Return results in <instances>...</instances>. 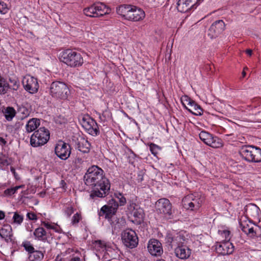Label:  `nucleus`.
<instances>
[{
    "mask_svg": "<svg viewBox=\"0 0 261 261\" xmlns=\"http://www.w3.org/2000/svg\"><path fill=\"white\" fill-rule=\"evenodd\" d=\"M85 184L93 188L90 196L92 199L105 197L109 193L110 182L103 176V170L97 166L89 168L84 176Z\"/></svg>",
    "mask_w": 261,
    "mask_h": 261,
    "instance_id": "f257e3e1",
    "label": "nucleus"
},
{
    "mask_svg": "<svg viewBox=\"0 0 261 261\" xmlns=\"http://www.w3.org/2000/svg\"><path fill=\"white\" fill-rule=\"evenodd\" d=\"M60 61L71 67L81 66L83 63V58L80 53L68 49L62 51L59 56Z\"/></svg>",
    "mask_w": 261,
    "mask_h": 261,
    "instance_id": "f03ea898",
    "label": "nucleus"
},
{
    "mask_svg": "<svg viewBox=\"0 0 261 261\" xmlns=\"http://www.w3.org/2000/svg\"><path fill=\"white\" fill-rule=\"evenodd\" d=\"M49 93L54 98L66 100L70 94L67 85L60 81L53 82L50 85Z\"/></svg>",
    "mask_w": 261,
    "mask_h": 261,
    "instance_id": "7ed1b4c3",
    "label": "nucleus"
},
{
    "mask_svg": "<svg viewBox=\"0 0 261 261\" xmlns=\"http://www.w3.org/2000/svg\"><path fill=\"white\" fill-rule=\"evenodd\" d=\"M239 154L247 162H261V149L259 147L253 145L243 146L239 150Z\"/></svg>",
    "mask_w": 261,
    "mask_h": 261,
    "instance_id": "20e7f679",
    "label": "nucleus"
},
{
    "mask_svg": "<svg viewBox=\"0 0 261 261\" xmlns=\"http://www.w3.org/2000/svg\"><path fill=\"white\" fill-rule=\"evenodd\" d=\"M204 200L203 196L195 193L185 196L182 200V205L187 211H197Z\"/></svg>",
    "mask_w": 261,
    "mask_h": 261,
    "instance_id": "39448f33",
    "label": "nucleus"
},
{
    "mask_svg": "<svg viewBox=\"0 0 261 261\" xmlns=\"http://www.w3.org/2000/svg\"><path fill=\"white\" fill-rule=\"evenodd\" d=\"M50 138V133L45 127H41L35 130L31 137V145L34 147L45 144Z\"/></svg>",
    "mask_w": 261,
    "mask_h": 261,
    "instance_id": "423d86ee",
    "label": "nucleus"
},
{
    "mask_svg": "<svg viewBox=\"0 0 261 261\" xmlns=\"http://www.w3.org/2000/svg\"><path fill=\"white\" fill-rule=\"evenodd\" d=\"M111 9L102 3L94 4L84 9V14L89 17H98L109 14Z\"/></svg>",
    "mask_w": 261,
    "mask_h": 261,
    "instance_id": "0eeeda50",
    "label": "nucleus"
},
{
    "mask_svg": "<svg viewBox=\"0 0 261 261\" xmlns=\"http://www.w3.org/2000/svg\"><path fill=\"white\" fill-rule=\"evenodd\" d=\"M122 240L127 247L134 248L138 244V238L136 232L130 229H127L123 231L121 235Z\"/></svg>",
    "mask_w": 261,
    "mask_h": 261,
    "instance_id": "6e6552de",
    "label": "nucleus"
},
{
    "mask_svg": "<svg viewBox=\"0 0 261 261\" xmlns=\"http://www.w3.org/2000/svg\"><path fill=\"white\" fill-rule=\"evenodd\" d=\"M80 122L88 133L92 136L97 135L99 132L97 124L89 116L85 115L82 116L80 118Z\"/></svg>",
    "mask_w": 261,
    "mask_h": 261,
    "instance_id": "1a4fd4ad",
    "label": "nucleus"
},
{
    "mask_svg": "<svg viewBox=\"0 0 261 261\" xmlns=\"http://www.w3.org/2000/svg\"><path fill=\"white\" fill-rule=\"evenodd\" d=\"M199 138L206 145L213 148H219L222 146V140L217 137H213L211 134L205 131L200 133Z\"/></svg>",
    "mask_w": 261,
    "mask_h": 261,
    "instance_id": "9d476101",
    "label": "nucleus"
},
{
    "mask_svg": "<svg viewBox=\"0 0 261 261\" xmlns=\"http://www.w3.org/2000/svg\"><path fill=\"white\" fill-rule=\"evenodd\" d=\"M24 89L31 94L36 93L39 88L37 79L30 75L25 76L22 81Z\"/></svg>",
    "mask_w": 261,
    "mask_h": 261,
    "instance_id": "9b49d317",
    "label": "nucleus"
},
{
    "mask_svg": "<svg viewBox=\"0 0 261 261\" xmlns=\"http://www.w3.org/2000/svg\"><path fill=\"white\" fill-rule=\"evenodd\" d=\"M55 153L61 159L66 160L71 153L70 146L63 141H59L56 146Z\"/></svg>",
    "mask_w": 261,
    "mask_h": 261,
    "instance_id": "f8f14e48",
    "label": "nucleus"
},
{
    "mask_svg": "<svg viewBox=\"0 0 261 261\" xmlns=\"http://www.w3.org/2000/svg\"><path fill=\"white\" fill-rule=\"evenodd\" d=\"M181 100L184 105L187 103L191 108L186 109L191 113L196 116H201L203 114V110L201 107L195 102V101L191 99L188 96H182Z\"/></svg>",
    "mask_w": 261,
    "mask_h": 261,
    "instance_id": "ddd939ff",
    "label": "nucleus"
},
{
    "mask_svg": "<svg viewBox=\"0 0 261 261\" xmlns=\"http://www.w3.org/2000/svg\"><path fill=\"white\" fill-rule=\"evenodd\" d=\"M225 26V23L222 20L215 21L208 30V36L211 39L217 38L224 30Z\"/></svg>",
    "mask_w": 261,
    "mask_h": 261,
    "instance_id": "4468645a",
    "label": "nucleus"
},
{
    "mask_svg": "<svg viewBox=\"0 0 261 261\" xmlns=\"http://www.w3.org/2000/svg\"><path fill=\"white\" fill-rule=\"evenodd\" d=\"M200 0H179L177 3V9L179 12L185 13L191 9H195Z\"/></svg>",
    "mask_w": 261,
    "mask_h": 261,
    "instance_id": "2eb2a0df",
    "label": "nucleus"
},
{
    "mask_svg": "<svg viewBox=\"0 0 261 261\" xmlns=\"http://www.w3.org/2000/svg\"><path fill=\"white\" fill-rule=\"evenodd\" d=\"M147 248L148 252L152 256H160L163 252L162 244L156 239L149 241Z\"/></svg>",
    "mask_w": 261,
    "mask_h": 261,
    "instance_id": "dca6fc26",
    "label": "nucleus"
},
{
    "mask_svg": "<svg viewBox=\"0 0 261 261\" xmlns=\"http://www.w3.org/2000/svg\"><path fill=\"white\" fill-rule=\"evenodd\" d=\"M165 239L166 243L171 247L180 246L184 244L185 240L184 236L180 233L174 236L169 234Z\"/></svg>",
    "mask_w": 261,
    "mask_h": 261,
    "instance_id": "f3484780",
    "label": "nucleus"
},
{
    "mask_svg": "<svg viewBox=\"0 0 261 261\" xmlns=\"http://www.w3.org/2000/svg\"><path fill=\"white\" fill-rule=\"evenodd\" d=\"M216 251L223 255H228L233 252L234 246L229 241H224L217 246Z\"/></svg>",
    "mask_w": 261,
    "mask_h": 261,
    "instance_id": "a211bd4d",
    "label": "nucleus"
},
{
    "mask_svg": "<svg viewBox=\"0 0 261 261\" xmlns=\"http://www.w3.org/2000/svg\"><path fill=\"white\" fill-rule=\"evenodd\" d=\"M155 208L159 212H170L172 205L167 198H161L155 202Z\"/></svg>",
    "mask_w": 261,
    "mask_h": 261,
    "instance_id": "6ab92c4d",
    "label": "nucleus"
},
{
    "mask_svg": "<svg viewBox=\"0 0 261 261\" xmlns=\"http://www.w3.org/2000/svg\"><path fill=\"white\" fill-rule=\"evenodd\" d=\"M145 16V12L142 9L132 6V10L130 11L128 20L139 21L143 19Z\"/></svg>",
    "mask_w": 261,
    "mask_h": 261,
    "instance_id": "aec40b11",
    "label": "nucleus"
},
{
    "mask_svg": "<svg viewBox=\"0 0 261 261\" xmlns=\"http://www.w3.org/2000/svg\"><path fill=\"white\" fill-rule=\"evenodd\" d=\"M63 256L69 255V261H83L81 253L77 250L73 248H68L65 252H62Z\"/></svg>",
    "mask_w": 261,
    "mask_h": 261,
    "instance_id": "412c9836",
    "label": "nucleus"
},
{
    "mask_svg": "<svg viewBox=\"0 0 261 261\" xmlns=\"http://www.w3.org/2000/svg\"><path fill=\"white\" fill-rule=\"evenodd\" d=\"M132 6L130 5H122L117 7V13L120 15L124 19H128L130 11L132 10Z\"/></svg>",
    "mask_w": 261,
    "mask_h": 261,
    "instance_id": "4be33fe9",
    "label": "nucleus"
},
{
    "mask_svg": "<svg viewBox=\"0 0 261 261\" xmlns=\"http://www.w3.org/2000/svg\"><path fill=\"white\" fill-rule=\"evenodd\" d=\"M99 217H104L105 219H108L110 223L112 225L118 224V227L120 226V224L124 223V221L122 219L120 220L118 219L116 213H99Z\"/></svg>",
    "mask_w": 261,
    "mask_h": 261,
    "instance_id": "5701e85b",
    "label": "nucleus"
},
{
    "mask_svg": "<svg viewBox=\"0 0 261 261\" xmlns=\"http://www.w3.org/2000/svg\"><path fill=\"white\" fill-rule=\"evenodd\" d=\"M175 253L177 257L180 259H186L190 256L191 251L187 246L181 245L176 248Z\"/></svg>",
    "mask_w": 261,
    "mask_h": 261,
    "instance_id": "b1692460",
    "label": "nucleus"
},
{
    "mask_svg": "<svg viewBox=\"0 0 261 261\" xmlns=\"http://www.w3.org/2000/svg\"><path fill=\"white\" fill-rule=\"evenodd\" d=\"M118 207V204L113 199L109 200L107 205H103L100 209V212H116Z\"/></svg>",
    "mask_w": 261,
    "mask_h": 261,
    "instance_id": "393cba45",
    "label": "nucleus"
},
{
    "mask_svg": "<svg viewBox=\"0 0 261 261\" xmlns=\"http://www.w3.org/2000/svg\"><path fill=\"white\" fill-rule=\"evenodd\" d=\"M90 144L84 138H82L77 144L78 150L83 153H88L90 150Z\"/></svg>",
    "mask_w": 261,
    "mask_h": 261,
    "instance_id": "a878e982",
    "label": "nucleus"
},
{
    "mask_svg": "<svg viewBox=\"0 0 261 261\" xmlns=\"http://www.w3.org/2000/svg\"><path fill=\"white\" fill-rule=\"evenodd\" d=\"M40 121L37 118H32L30 119L25 125L26 131L31 133L35 130L39 125Z\"/></svg>",
    "mask_w": 261,
    "mask_h": 261,
    "instance_id": "bb28decb",
    "label": "nucleus"
},
{
    "mask_svg": "<svg viewBox=\"0 0 261 261\" xmlns=\"http://www.w3.org/2000/svg\"><path fill=\"white\" fill-rule=\"evenodd\" d=\"M0 236L4 239L6 241L11 240L12 236V228L10 225H4L3 227L0 230Z\"/></svg>",
    "mask_w": 261,
    "mask_h": 261,
    "instance_id": "cd10ccee",
    "label": "nucleus"
},
{
    "mask_svg": "<svg viewBox=\"0 0 261 261\" xmlns=\"http://www.w3.org/2000/svg\"><path fill=\"white\" fill-rule=\"evenodd\" d=\"M240 224L242 230L248 235H250L251 237H254L256 235V232L254 230L253 227H250L248 224L244 223L242 218L240 220Z\"/></svg>",
    "mask_w": 261,
    "mask_h": 261,
    "instance_id": "c85d7f7f",
    "label": "nucleus"
},
{
    "mask_svg": "<svg viewBox=\"0 0 261 261\" xmlns=\"http://www.w3.org/2000/svg\"><path fill=\"white\" fill-rule=\"evenodd\" d=\"M35 238L40 241H45L47 240L46 232L42 227L36 228L33 233Z\"/></svg>",
    "mask_w": 261,
    "mask_h": 261,
    "instance_id": "c756f323",
    "label": "nucleus"
},
{
    "mask_svg": "<svg viewBox=\"0 0 261 261\" xmlns=\"http://www.w3.org/2000/svg\"><path fill=\"white\" fill-rule=\"evenodd\" d=\"M5 118L8 121H11L16 115V111L13 107H8L3 110Z\"/></svg>",
    "mask_w": 261,
    "mask_h": 261,
    "instance_id": "7c9ffc66",
    "label": "nucleus"
},
{
    "mask_svg": "<svg viewBox=\"0 0 261 261\" xmlns=\"http://www.w3.org/2000/svg\"><path fill=\"white\" fill-rule=\"evenodd\" d=\"M44 253L41 251L34 250L29 256L30 261L40 260L43 259Z\"/></svg>",
    "mask_w": 261,
    "mask_h": 261,
    "instance_id": "2f4dec72",
    "label": "nucleus"
},
{
    "mask_svg": "<svg viewBox=\"0 0 261 261\" xmlns=\"http://www.w3.org/2000/svg\"><path fill=\"white\" fill-rule=\"evenodd\" d=\"M93 248L98 251H104L106 250V245L104 242L100 240L95 241L93 243Z\"/></svg>",
    "mask_w": 261,
    "mask_h": 261,
    "instance_id": "473e14b6",
    "label": "nucleus"
},
{
    "mask_svg": "<svg viewBox=\"0 0 261 261\" xmlns=\"http://www.w3.org/2000/svg\"><path fill=\"white\" fill-rule=\"evenodd\" d=\"M131 215H133L134 217V219L132 221L134 223L137 224H140L143 221V213H130Z\"/></svg>",
    "mask_w": 261,
    "mask_h": 261,
    "instance_id": "72a5a7b5",
    "label": "nucleus"
},
{
    "mask_svg": "<svg viewBox=\"0 0 261 261\" xmlns=\"http://www.w3.org/2000/svg\"><path fill=\"white\" fill-rule=\"evenodd\" d=\"M259 207L253 203H249L244 207L245 212H258Z\"/></svg>",
    "mask_w": 261,
    "mask_h": 261,
    "instance_id": "f704fd0d",
    "label": "nucleus"
},
{
    "mask_svg": "<svg viewBox=\"0 0 261 261\" xmlns=\"http://www.w3.org/2000/svg\"><path fill=\"white\" fill-rule=\"evenodd\" d=\"M219 233L223 237L225 238L224 241H229L231 236L230 231L227 229L219 230Z\"/></svg>",
    "mask_w": 261,
    "mask_h": 261,
    "instance_id": "c9c22d12",
    "label": "nucleus"
},
{
    "mask_svg": "<svg viewBox=\"0 0 261 261\" xmlns=\"http://www.w3.org/2000/svg\"><path fill=\"white\" fill-rule=\"evenodd\" d=\"M9 164V162L7 158L3 154L0 153V169H3L5 166H7Z\"/></svg>",
    "mask_w": 261,
    "mask_h": 261,
    "instance_id": "e433bc0d",
    "label": "nucleus"
},
{
    "mask_svg": "<svg viewBox=\"0 0 261 261\" xmlns=\"http://www.w3.org/2000/svg\"><path fill=\"white\" fill-rule=\"evenodd\" d=\"M82 219V216L80 213H74L72 216L71 223L73 225H76Z\"/></svg>",
    "mask_w": 261,
    "mask_h": 261,
    "instance_id": "4c0bfd02",
    "label": "nucleus"
},
{
    "mask_svg": "<svg viewBox=\"0 0 261 261\" xmlns=\"http://www.w3.org/2000/svg\"><path fill=\"white\" fill-rule=\"evenodd\" d=\"M149 147L150 151L154 156H156L159 151L161 149V148L159 146L153 143H151Z\"/></svg>",
    "mask_w": 261,
    "mask_h": 261,
    "instance_id": "58836bf2",
    "label": "nucleus"
},
{
    "mask_svg": "<svg viewBox=\"0 0 261 261\" xmlns=\"http://www.w3.org/2000/svg\"><path fill=\"white\" fill-rule=\"evenodd\" d=\"M22 187L23 186H18L10 189H7L4 191V194L6 195L11 196L14 194L18 189L22 188Z\"/></svg>",
    "mask_w": 261,
    "mask_h": 261,
    "instance_id": "ea45409f",
    "label": "nucleus"
},
{
    "mask_svg": "<svg viewBox=\"0 0 261 261\" xmlns=\"http://www.w3.org/2000/svg\"><path fill=\"white\" fill-rule=\"evenodd\" d=\"M22 246L24 248L25 250L29 253L30 254L35 250L33 245L29 241H25L23 242L22 244Z\"/></svg>",
    "mask_w": 261,
    "mask_h": 261,
    "instance_id": "a19ab883",
    "label": "nucleus"
},
{
    "mask_svg": "<svg viewBox=\"0 0 261 261\" xmlns=\"http://www.w3.org/2000/svg\"><path fill=\"white\" fill-rule=\"evenodd\" d=\"M42 224L48 229L56 230L57 228V225L55 223H50L49 222L44 221H42Z\"/></svg>",
    "mask_w": 261,
    "mask_h": 261,
    "instance_id": "79ce46f5",
    "label": "nucleus"
},
{
    "mask_svg": "<svg viewBox=\"0 0 261 261\" xmlns=\"http://www.w3.org/2000/svg\"><path fill=\"white\" fill-rule=\"evenodd\" d=\"M13 219L14 223L20 224L23 221V217L18 213H14Z\"/></svg>",
    "mask_w": 261,
    "mask_h": 261,
    "instance_id": "37998d69",
    "label": "nucleus"
},
{
    "mask_svg": "<svg viewBox=\"0 0 261 261\" xmlns=\"http://www.w3.org/2000/svg\"><path fill=\"white\" fill-rule=\"evenodd\" d=\"M115 197L119 199L120 204L124 205L126 203V199L120 193H115Z\"/></svg>",
    "mask_w": 261,
    "mask_h": 261,
    "instance_id": "c03bdc74",
    "label": "nucleus"
},
{
    "mask_svg": "<svg viewBox=\"0 0 261 261\" xmlns=\"http://www.w3.org/2000/svg\"><path fill=\"white\" fill-rule=\"evenodd\" d=\"M10 87L14 90H17L19 87V82L18 81L14 79H10Z\"/></svg>",
    "mask_w": 261,
    "mask_h": 261,
    "instance_id": "a18cd8bd",
    "label": "nucleus"
},
{
    "mask_svg": "<svg viewBox=\"0 0 261 261\" xmlns=\"http://www.w3.org/2000/svg\"><path fill=\"white\" fill-rule=\"evenodd\" d=\"M8 8L6 4L3 2L0 1V13L2 14H5L7 12Z\"/></svg>",
    "mask_w": 261,
    "mask_h": 261,
    "instance_id": "49530a36",
    "label": "nucleus"
},
{
    "mask_svg": "<svg viewBox=\"0 0 261 261\" xmlns=\"http://www.w3.org/2000/svg\"><path fill=\"white\" fill-rule=\"evenodd\" d=\"M140 208V206L135 203H130L128 206V210L130 212L136 211L135 212H139L138 211Z\"/></svg>",
    "mask_w": 261,
    "mask_h": 261,
    "instance_id": "de8ad7c7",
    "label": "nucleus"
},
{
    "mask_svg": "<svg viewBox=\"0 0 261 261\" xmlns=\"http://www.w3.org/2000/svg\"><path fill=\"white\" fill-rule=\"evenodd\" d=\"M27 217L31 220H36L37 219L36 213H27Z\"/></svg>",
    "mask_w": 261,
    "mask_h": 261,
    "instance_id": "09e8293b",
    "label": "nucleus"
},
{
    "mask_svg": "<svg viewBox=\"0 0 261 261\" xmlns=\"http://www.w3.org/2000/svg\"><path fill=\"white\" fill-rule=\"evenodd\" d=\"M66 256H63V255H62V253H61L60 255H58L56 257L55 261H62L63 259H64L63 257H66Z\"/></svg>",
    "mask_w": 261,
    "mask_h": 261,
    "instance_id": "8fccbe9b",
    "label": "nucleus"
},
{
    "mask_svg": "<svg viewBox=\"0 0 261 261\" xmlns=\"http://www.w3.org/2000/svg\"><path fill=\"white\" fill-rule=\"evenodd\" d=\"M7 143V141L5 140L4 138L2 137H0V145L2 146L6 145Z\"/></svg>",
    "mask_w": 261,
    "mask_h": 261,
    "instance_id": "3c124183",
    "label": "nucleus"
},
{
    "mask_svg": "<svg viewBox=\"0 0 261 261\" xmlns=\"http://www.w3.org/2000/svg\"><path fill=\"white\" fill-rule=\"evenodd\" d=\"M68 210L67 211V212H73L74 211H75V210H74L71 205L68 206Z\"/></svg>",
    "mask_w": 261,
    "mask_h": 261,
    "instance_id": "603ef678",
    "label": "nucleus"
},
{
    "mask_svg": "<svg viewBox=\"0 0 261 261\" xmlns=\"http://www.w3.org/2000/svg\"><path fill=\"white\" fill-rule=\"evenodd\" d=\"M246 53L247 55L250 56L252 55V50L250 49H248L246 50Z\"/></svg>",
    "mask_w": 261,
    "mask_h": 261,
    "instance_id": "864d4df0",
    "label": "nucleus"
},
{
    "mask_svg": "<svg viewBox=\"0 0 261 261\" xmlns=\"http://www.w3.org/2000/svg\"><path fill=\"white\" fill-rule=\"evenodd\" d=\"M5 217V213H0V220L4 219Z\"/></svg>",
    "mask_w": 261,
    "mask_h": 261,
    "instance_id": "5fc2aeb1",
    "label": "nucleus"
},
{
    "mask_svg": "<svg viewBox=\"0 0 261 261\" xmlns=\"http://www.w3.org/2000/svg\"><path fill=\"white\" fill-rule=\"evenodd\" d=\"M22 110H23V112H22L23 113H24V114H26V115H28V110H26L25 108H23L22 109Z\"/></svg>",
    "mask_w": 261,
    "mask_h": 261,
    "instance_id": "6e6d98bb",
    "label": "nucleus"
},
{
    "mask_svg": "<svg viewBox=\"0 0 261 261\" xmlns=\"http://www.w3.org/2000/svg\"><path fill=\"white\" fill-rule=\"evenodd\" d=\"M11 171L14 174V175L15 176V169L11 167L10 168Z\"/></svg>",
    "mask_w": 261,
    "mask_h": 261,
    "instance_id": "4d7b16f0",
    "label": "nucleus"
},
{
    "mask_svg": "<svg viewBox=\"0 0 261 261\" xmlns=\"http://www.w3.org/2000/svg\"><path fill=\"white\" fill-rule=\"evenodd\" d=\"M165 214H166V217H167V216H170V215H171V214L172 213H164Z\"/></svg>",
    "mask_w": 261,
    "mask_h": 261,
    "instance_id": "13d9d810",
    "label": "nucleus"
},
{
    "mask_svg": "<svg viewBox=\"0 0 261 261\" xmlns=\"http://www.w3.org/2000/svg\"><path fill=\"white\" fill-rule=\"evenodd\" d=\"M245 75H246V72H245L244 71H243L242 72V76H243V77H245Z\"/></svg>",
    "mask_w": 261,
    "mask_h": 261,
    "instance_id": "bf43d9fd",
    "label": "nucleus"
},
{
    "mask_svg": "<svg viewBox=\"0 0 261 261\" xmlns=\"http://www.w3.org/2000/svg\"><path fill=\"white\" fill-rule=\"evenodd\" d=\"M156 261H165V260L163 259H157Z\"/></svg>",
    "mask_w": 261,
    "mask_h": 261,
    "instance_id": "052dcab7",
    "label": "nucleus"
},
{
    "mask_svg": "<svg viewBox=\"0 0 261 261\" xmlns=\"http://www.w3.org/2000/svg\"><path fill=\"white\" fill-rule=\"evenodd\" d=\"M141 180H143V177H141Z\"/></svg>",
    "mask_w": 261,
    "mask_h": 261,
    "instance_id": "680f3d73",
    "label": "nucleus"
},
{
    "mask_svg": "<svg viewBox=\"0 0 261 261\" xmlns=\"http://www.w3.org/2000/svg\"><path fill=\"white\" fill-rule=\"evenodd\" d=\"M0 212H3V211H0Z\"/></svg>",
    "mask_w": 261,
    "mask_h": 261,
    "instance_id": "e2e57ef3",
    "label": "nucleus"
}]
</instances>
